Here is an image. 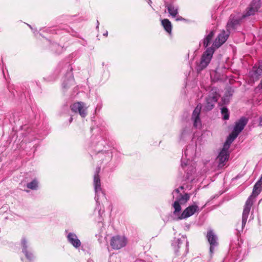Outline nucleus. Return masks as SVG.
<instances>
[{
	"label": "nucleus",
	"instance_id": "obj_21",
	"mask_svg": "<svg viewBox=\"0 0 262 262\" xmlns=\"http://www.w3.org/2000/svg\"><path fill=\"white\" fill-rule=\"evenodd\" d=\"M165 7L170 15L172 17H176L178 13V7L173 4H165Z\"/></svg>",
	"mask_w": 262,
	"mask_h": 262
},
{
	"label": "nucleus",
	"instance_id": "obj_1",
	"mask_svg": "<svg viewBox=\"0 0 262 262\" xmlns=\"http://www.w3.org/2000/svg\"><path fill=\"white\" fill-rule=\"evenodd\" d=\"M100 168H97L96 173L94 176L93 184L94 187L95 196V200L96 205L94 209L93 215L94 218L97 223L99 228V233L96 234V236L102 237V233L104 232V216L105 215L104 207L103 204L107 200L105 194L101 187L100 178L99 176Z\"/></svg>",
	"mask_w": 262,
	"mask_h": 262
},
{
	"label": "nucleus",
	"instance_id": "obj_28",
	"mask_svg": "<svg viewBox=\"0 0 262 262\" xmlns=\"http://www.w3.org/2000/svg\"><path fill=\"white\" fill-rule=\"evenodd\" d=\"M181 203L178 202L177 201H175L172 205V206L174 208V211L173 213L175 215H177L178 213H179L182 209L181 206Z\"/></svg>",
	"mask_w": 262,
	"mask_h": 262
},
{
	"label": "nucleus",
	"instance_id": "obj_10",
	"mask_svg": "<svg viewBox=\"0 0 262 262\" xmlns=\"http://www.w3.org/2000/svg\"><path fill=\"white\" fill-rule=\"evenodd\" d=\"M207 204H205L201 209H199L198 206V203L194 202L193 204L187 207L182 212L181 214L178 217V220H183L187 219L192 215L195 212L200 211L203 208H204Z\"/></svg>",
	"mask_w": 262,
	"mask_h": 262
},
{
	"label": "nucleus",
	"instance_id": "obj_39",
	"mask_svg": "<svg viewBox=\"0 0 262 262\" xmlns=\"http://www.w3.org/2000/svg\"><path fill=\"white\" fill-rule=\"evenodd\" d=\"M135 262H145V261L142 259H137Z\"/></svg>",
	"mask_w": 262,
	"mask_h": 262
},
{
	"label": "nucleus",
	"instance_id": "obj_13",
	"mask_svg": "<svg viewBox=\"0 0 262 262\" xmlns=\"http://www.w3.org/2000/svg\"><path fill=\"white\" fill-rule=\"evenodd\" d=\"M206 238L210 244L209 253L211 256H212L214 253V248L217 247L218 245V238L217 236L211 229L208 231L206 235Z\"/></svg>",
	"mask_w": 262,
	"mask_h": 262
},
{
	"label": "nucleus",
	"instance_id": "obj_25",
	"mask_svg": "<svg viewBox=\"0 0 262 262\" xmlns=\"http://www.w3.org/2000/svg\"><path fill=\"white\" fill-rule=\"evenodd\" d=\"M239 23V20L237 18H230V20L227 25V30H229L231 28H235L236 26Z\"/></svg>",
	"mask_w": 262,
	"mask_h": 262
},
{
	"label": "nucleus",
	"instance_id": "obj_4",
	"mask_svg": "<svg viewBox=\"0 0 262 262\" xmlns=\"http://www.w3.org/2000/svg\"><path fill=\"white\" fill-rule=\"evenodd\" d=\"M72 71V67L69 63H60L55 71L56 76L53 78L49 79V80L55 79L57 76L60 73L63 74L64 77L62 82V89L63 91L66 92L74 83V79Z\"/></svg>",
	"mask_w": 262,
	"mask_h": 262
},
{
	"label": "nucleus",
	"instance_id": "obj_24",
	"mask_svg": "<svg viewBox=\"0 0 262 262\" xmlns=\"http://www.w3.org/2000/svg\"><path fill=\"white\" fill-rule=\"evenodd\" d=\"M71 110L74 113H78L80 116H82V104L81 102L74 103L71 105Z\"/></svg>",
	"mask_w": 262,
	"mask_h": 262
},
{
	"label": "nucleus",
	"instance_id": "obj_2",
	"mask_svg": "<svg viewBox=\"0 0 262 262\" xmlns=\"http://www.w3.org/2000/svg\"><path fill=\"white\" fill-rule=\"evenodd\" d=\"M196 145H189L186 147L181 159V168L186 173V179L195 172V163L193 161L195 157Z\"/></svg>",
	"mask_w": 262,
	"mask_h": 262
},
{
	"label": "nucleus",
	"instance_id": "obj_19",
	"mask_svg": "<svg viewBox=\"0 0 262 262\" xmlns=\"http://www.w3.org/2000/svg\"><path fill=\"white\" fill-rule=\"evenodd\" d=\"M248 119L245 117H241L239 120L235 122L233 130L239 134L244 128L248 123Z\"/></svg>",
	"mask_w": 262,
	"mask_h": 262
},
{
	"label": "nucleus",
	"instance_id": "obj_34",
	"mask_svg": "<svg viewBox=\"0 0 262 262\" xmlns=\"http://www.w3.org/2000/svg\"><path fill=\"white\" fill-rule=\"evenodd\" d=\"M79 93V91L78 90V87L76 86L74 88L73 90V93L72 94V96L74 97L76 95H77Z\"/></svg>",
	"mask_w": 262,
	"mask_h": 262
},
{
	"label": "nucleus",
	"instance_id": "obj_26",
	"mask_svg": "<svg viewBox=\"0 0 262 262\" xmlns=\"http://www.w3.org/2000/svg\"><path fill=\"white\" fill-rule=\"evenodd\" d=\"M249 212H250V211H249L248 214H247V216L246 217V220L244 223V220H243L244 211L243 212L242 222L237 223L236 225V230L238 232H240L243 231L244 227H245V226L246 224V222H247V219H248V216L249 214Z\"/></svg>",
	"mask_w": 262,
	"mask_h": 262
},
{
	"label": "nucleus",
	"instance_id": "obj_20",
	"mask_svg": "<svg viewBox=\"0 0 262 262\" xmlns=\"http://www.w3.org/2000/svg\"><path fill=\"white\" fill-rule=\"evenodd\" d=\"M21 244L22 246V252L24 253L26 258L30 260H32L34 258V256L33 253L27 249L28 247V242L25 238H22Z\"/></svg>",
	"mask_w": 262,
	"mask_h": 262
},
{
	"label": "nucleus",
	"instance_id": "obj_41",
	"mask_svg": "<svg viewBox=\"0 0 262 262\" xmlns=\"http://www.w3.org/2000/svg\"><path fill=\"white\" fill-rule=\"evenodd\" d=\"M99 23L98 20H97V26H96L97 29H98L99 28Z\"/></svg>",
	"mask_w": 262,
	"mask_h": 262
},
{
	"label": "nucleus",
	"instance_id": "obj_43",
	"mask_svg": "<svg viewBox=\"0 0 262 262\" xmlns=\"http://www.w3.org/2000/svg\"><path fill=\"white\" fill-rule=\"evenodd\" d=\"M88 262H94V261H93V260H92L91 259H88Z\"/></svg>",
	"mask_w": 262,
	"mask_h": 262
},
{
	"label": "nucleus",
	"instance_id": "obj_27",
	"mask_svg": "<svg viewBox=\"0 0 262 262\" xmlns=\"http://www.w3.org/2000/svg\"><path fill=\"white\" fill-rule=\"evenodd\" d=\"M27 187L30 189L35 190L38 187V182L36 179L33 180L31 182L27 183Z\"/></svg>",
	"mask_w": 262,
	"mask_h": 262
},
{
	"label": "nucleus",
	"instance_id": "obj_36",
	"mask_svg": "<svg viewBox=\"0 0 262 262\" xmlns=\"http://www.w3.org/2000/svg\"><path fill=\"white\" fill-rule=\"evenodd\" d=\"M256 89L262 90V79L261 80L259 84L258 85Z\"/></svg>",
	"mask_w": 262,
	"mask_h": 262
},
{
	"label": "nucleus",
	"instance_id": "obj_31",
	"mask_svg": "<svg viewBox=\"0 0 262 262\" xmlns=\"http://www.w3.org/2000/svg\"><path fill=\"white\" fill-rule=\"evenodd\" d=\"M239 259V257L237 256L236 257H232L231 258L226 257L223 261V262H236L237 260Z\"/></svg>",
	"mask_w": 262,
	"mask_h": 262
},
{
	"label": "nucleus",
	"instance_id": "obj_32",
	"mask_svg": "<svg viewBox=\"0 0 262 262\" xmlns=\"http://www.w3.org/2000/svg\"><path fill=\"white\" fill-rule=\"evenodd\" d=\"M222 101L224 104H228L229 102V97L225 94L222 98Z\"/></svg>",
	"mask_w": 262,
	"mask_h": 262
},
{
	"label": "nucleus",
	"instance_id": "obj_40",
	"mask_svg": "<svg viewBox=\"0 0 262 262\" xmlns=\"http://www.w3.org/2000/svg\"><path fill=\"white\" fill-rule=\"evenodd\" d=\"M103 36H107L108 35V32L107 31H105V32L103 33Z\"/></svg>",
	"mask_w": 262,
	"mask_h": 262
},
{
	"label": "nucleus",
	"instance_id": "obj_16",
	"mask_svg": "<svg viewBox=\"0 0 262 262\" xmlns=\"http://www.w3.org/2000/svg\"><path fill=\"white\" fill-rule=\"evenodd\" d=\"M64 233L69 243L76 249L80 247L81 242L74 233L69 232L68 230H66Z\"/></svg>",
	"mask_w": 262,
	"mask_h": 262
},
{
	"label": "nucleus",
	"instance_id": "obj_37",
	"mask_svg": "<svg viewBox=\"0 0 262 262\" xmlns=\"http://www.w3.org/2000/svg\"><path fill=\"white\" fill-rule=\"evenodd\" d=\"M258 123L260 126H262V115L259 117L258 119Z\"/></svg>",
	"mask_w": 262,
	"mask_h": 262
},
{
	"label": "nucleus",
	"instance_id": "obj_22",
	"mask_svg": "<svg viewBox=\"0 0 262 262\" xmlns=\"http://www.w3.org/2000/svg\"><path fill=\"white\" fill-rule=\"evenodd\" d=\"M239 134L233 130L232 133L228 137L225 143L224 144L223 146L225 148H229L231 144L237 138Z\"/></svg>",
	"mask_w": 262,
	"mask_h": 262
},
{
	"label": "nucleus",
	"instance_id": "obj_6",
	"mask_svg": "<svg viewBox=\"0 0 262 262\" xmlns=\"http://www.w3.org/2000/svg\"><path fill=\"white\" fill-rule=\"evenodd\" d=\"M262 191V175L259 180L256 182L253 187L252 194L248 198L244 208V222L246 220L247 214L250 211L251 207L253 205L254 200Z\"/></svg>",
	"mask_w": 262,
	"mask_h": 262
},
{
	"label": "nucleus",
	"instance_id": "obj_14",
	"mask_svg": "<svg viewBox=\"0 0 262 262\" xmlns=\"http://www.w3.org/2000/svg\"><path fill=\"white\" fill-rule=\"evenodd\" d=\"M180 189H183L184 186H181L179 188H177L173 190L172 193L173 198H176V200L178 201L181 205L185 204L190 199V194L188 193H185L184 194H182L180 193Z\"/></svg>",
	"mask_w": 262,
	"mask_h": 262
},
{
	"label": "nucleus",
	"instance_id": "obj_30",
	"mask_svg": "<svg viewBox=\"0 0 262 262\" xmlns=\"http://www.w3.org/2000/svg\"><path fill=\"white\" fill-rule=\"evenodd\" d=\"M190 133V129L188 127L185 128L182 132L180 138L183 139L187 135Z\"/></svg>",
	"mask_w": 262,
	"mask_h": 262
},
{
	"label": "nucleus",
	"instance_id": "obj_7",
	"mask_svg": "<svg viewBox=\"0 0 262 262\" xmlns=\"http://www.w3.org/2000/svg\"><path fill=\"white\" fill-rule=\"evenodd\" d=\"M171 246L177 255L183 250L184 254L188 252V242L185 235L179 234L178 237H174L171 242Z\"/></svg>",
	"mask_w": 262,
	"mask_h": 262
},
{
	"label": "nucleus",
	"instance_id": "obj_35",
	"mask_svg": "<svg viewBox=\"0 0 262 262\" xmlns=\"http://www.w3.org/2000/svg\"><path fill=\"white\" fill-rule=\"evenodd\" d=\"M88 107L83 103V118L88 114Z\"/></svg>",
	"mask_w": 262,
	"mask_h": 262
},
{
	"label": "nucleus",
	"instance_id": "obj_9",
	"mask_svg": "<svg viewBox=\"0 0 262 262\" xmlns=\"http://www.w3.org/2000/svg\"><path fill=\"white\" fill-rule=\"evenodd\" d=\"M219 94L215 89H212L209 94L205 99L204 109L206 111H209L212 110L214 104L217 102L219 98Z\"/></svg>",
	"mask_w": 262,
	"mask_h": 262
},
{
	"label": "nucleus",
	"instance_id": "obj_3",
	"mask_svg": "<svg viewBox=\"0 0 262 262\" xmlns=\"http://www.w3.org/2000/svg\"><path fill=\"white\" fill-rule=\"evenodd\" d=\"M93 142L97 148V157L101 159L103 162L111 161L113 157V150L108 145V142L106 139V135L96 137Z\"/></svg>",
	"mask_w": 262,
	"mask_h": 262
},
{
	"label": "nucleus",
	"instance_id": "obj_8",
	"mask_svg": "<svg viewBox=\"0 0 262 262\" xmlns=\"http://www.w3.org/2000/svg\"><path fill=\"white\" fill-rule=\"evenodd\" d=\"M215 50H205L201 56L200 61L197 63L196 70L200 73L205 69L210 63Z\"/></svg>",
	"mask_w": 262,
	"mask_h": 262
},
{
	"label": "nucleus",
	"instance_id": "obj_23",
	"mask_svg": "<svg viewBox=\"0 0 262 262\" xmlns=\"http://www.w3.org/2000/svg\"><path fill=\"white\" fill-rule=\"evenodd\" d=\"M161 24L164 30L169 34L171 33L172 25L171 22L168 19H164L161 20Z\"/></svg>",
	"mask_w": 262,
	"mask_h": 262
},
{
	"label": "nucleus",
	"instance_id": "obj_48",
	"mask_svg": "<svg viewBox=\"0 0 262 262\" xmlns=\"http://www.w3.org/2000/svg\"><path fill=\"white\" fill-rule=\"evenodd\" d=\"M150 3H151V0H149V4Z\"/></svg>",
	"mask_w": 262,
	"mask_h": 262
},
{
	"label": "nucleus",
	"instance_id": "obj_18",
	"mask_svg": "<svg viewBox=\"0 0 262 262\" xmlns=\"http://www.w3.org/2000/svg\"><path fill=\"white\" fill-rule=\"evenodd\" d=\"M262 75V62L255 64L249 72V76L253 81L258 79Z\"/></svg>",
	"mask_w": 262,
	"mask_h": 262
},
{
	"label": "nucleus",
	"instance_id": "obj_47",
	"mask_svg": "<svg viewBox=\"0 0 262 262\" xmlns=\"http://www.w3.org/2000/svg\"><path fill=\"white\" fill-rule=\"evenodd\" d=\"M90 91H91V90H90V86H89V90H88V92H90Z\"/></svg>",
	"mask_w": 262,
	"mask_h": 262
},
{
	"label": "nucleus",
	"instance_id": "obj_11",
	"mask_svg": "<svg viewBox=\"0 0 262 262\" xmlns=\"http://www.w3.org/2000/svg\"><path fill=\"white\" fill-rule=\"evenodd\" d=\"M261 5L260 0H253L244 13L242 18L254 15L258 12Z\"/></svg>",
	"mask_w": 262,
	"mask_h": 262
},
{
	"label": "nucleus",
	"instance_id": "obj_5",
	"mask_svg": "<svg viewBox=\"0 0 262 262\" xmlns=\"http://www.w3.org/2000/svg\"><path fill=\"white\" fill-rule=\"evenodd\" d=\"M229 34L230 31L227 30V31H222L215 39L212 46L209 47L213 36H214V31H211L206 35L202 42L200 43V45L201 46L202 43L203 47L205 49H215V48H219L226 42L229 37Z\"/></svg>",
	"mask_w": 262,
	"mask_h": 262
},
{
	"label": "nucleus",
	"instance_id": "obj_17",
	"mask_svg": "<svg viewBox=\"0 0 262 262\" xmlns=\"http://www.w3.org/2000/svg\"><path fill=\"white\" fill-rule=\"evenodd\" d=\"M202 108L201 104H198L196 107L194 108L192 117L191 120L193 122V126L195 128H200L202 124L201 119L200 118V115Z\"/></svg>",
	"mask_w": 262,
	"mask_h": 262
},
{
	"label": "nucleus",
	"instance_id": "obj_46",
	"mask_svg": "<svg viewBox=\"0 0 262 262\" xmlns=\"http://www.w3.org/2000/svg\"><path fill=\"white\" fill-rule=\"evenodd\" d=\"M72 119H73L72 117H71L70 119V122L72 121Z\"/></svg>",
	"mask_w": 262,
	"mask_h": 262
},
{
	"label": "nucleus",
	"instance_id": "obj_42",
	"mask_svg": "<svg viewBox=\"0 0 262 262\" xmlns=\"http://www.w3.org/2000/svg\"><path fill=\"white\" fill-rule=\"evenodd\" d=\"M261 102V100H257L256 103L257 104H260Z\"/></svg>",
	"mask_w": 262,
	"mask_h": 262
},
{
	"label": "nucleus",
	"instance_id": "obj_15",
	"mask_svg": "<svg viewBox=\"0 0 262 262\" xmlns=\"http://www.w3.org/2000/svg\"><path fill=\"white\" fill-rule=\"evenodd\" d=\"M127 240L124 236L117 235L113 236L111 241V246L114 249H120L126 244Z\"/></svg>",
	"mask_w": 262,
	"mask_h": 262
},
{
	"label": "nucleus",
	"instance_id": "obj_38",
	"mask_svg": "<svg viewBox=\"0 0 262 262\" xmlns=\"http://www.w3.org/2000/svg\"><path fill=\"white\" fill-rule=\"evenodd\" d=\"M183 19V18L181 16H179L177 18H176V20L178 21V20H181Z\"/></svg>",
	"mask_w": 262,
	"mask_h": 262
},
{
	"label": "nucleus",
	"instance_id": "obj_12",
	"mask_svg": "<svg viewBox=\"0 0 262 262\" xmlns=\"http://www.w3.org/2000/svg\"><path fill=\"white\" fill-rule=\"evenodd\" d=\"M229 156V148H225V147L223 146L216 159V162L218 163L217 166L219 168L224 167L228 161Z\"/></svg>",
	"mask_w": 262,
	"mask_h": 262
},
{
	"label": "nucleus",
	"instance_id": "obj_49",
	"mask_svg": "<svg viewBox=\"0 0 262 262\" xmlns=\"http://www.w3.org/2000/svg\"><path fill=\"white\" fill-rule=\"evenodd\" d=\"M189 54H190V53H188V57L189 56Z\"/></svg>",
	"mask_w": 262,
	"mask_h": 262
},
{
	"label": "nucleus",
	"instance_id": "obj_45",
	"mask_svg": "<svg viewBox=\"0 0 262 262\" xmlns=\"http://www.w3.org/2000/svg\"><path fill=\"white\" fill-rule=\"evenodd\" d=\"M96 110H97V107L93 108V109H92V111H94L95 112H96Z\"/></svg>",
	"mask_w": 262,
	"mask_h": 262
},
{
	"label": "nucleus",
	"instance_id": "obj_29",
	"mask_svg": "<svg viewBox=\"0 0 262 262\" xmlns=\"http://www.w3.org/2000/svg\"><path fill=\"white\" fill-rule=\"evenodd\" d=\"M221 114L223 116V119L225 120H228L229 118V112L228 108L224 106L221 108Z\"/></svg>",
	"mask_w": 262,
	"mask_h": 262
},
{
	"label": "nucleus",
	"instance_id": "obj_33",
	"mask_svg": "<svg viewBox=\"0 0 262 262\" xmlns=\"http://www.w3.org/2000/svg\"><path fill=\"white\" fill-rule=\"evenodd\" d=\"M182 171H183L184 172V177L185 178V180H190L191 181H192L193 179L191 178V177L192 176V174L193 173H192L190 177H189V179H186V175H187V173L184 170H183V169L181 167V168L180 169V172H181V174H183V173H182Z\"/></svg>",
	"mask_w": 262,
	"mask_h": 262
},
{
	"label": "nucleus",
	"instance_id": "obj_44",
	"mask_svg": "<svg viewBox=\"0 0 262 262\" xmlns=\"http://www.w3.org/2000/svg\"><path fill=\"white\" fill-rule=\"evenodd\" d=\"M27 25L29 26V27L31 29L33 30V28H32V26H31V25H29V24H27Z\"/></svg>",
	"mask_w": 262,
	"mask_h": 262
}]
</instances>
